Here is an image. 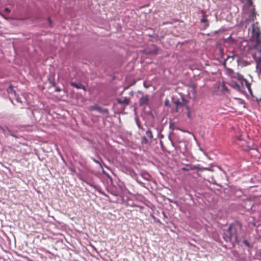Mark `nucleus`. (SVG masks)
<instances>
[{"label": "nucleus", "mask_w": 261, "mask_h": 261, "mask_svg": "<svg viewBox=\"0 0 261 261\" xmlns=\"http://www.w3.org/2000/svg\"><path fill=\"white\" fill-rule=\"evenodd\" d=\"M141 177L146 180L149 181L151 178V175L145 171H141L140 172Z\"/></svg>", "instance_id": "4468645a"}, {"label": "nucleus", "mask_w": 261, "mask_h": 261, "mask_svg": "<svg viewBox=\"0 0 261 261\" xmlns=\"http://www.w3.org/2000/svg\"><path fill=\"white\" fill-rule=\"evenodd\" d=\"M136 124L138 126V127L140 128V129H142L143 130H144V129L142 127L141 125V122H140V121L138 120V119H136Z\"/></svg>", "instance_id": "a878e982"}, {"label": "nucleus", "mask_w": 261, "mask_h": 261, "mask_svg": "<svg viewBox=\"0 0 261 261\" xmlns=\"http://www.w3.org/2000/svg\"><path fill=\"white\" fill-rule=\"evenodd\" d=\"M159 48L155 44H152L147 49L146 54L148 55H156L158 54Z\"/></svg>", "instance_id": "0eeeda50"}, {"label": "nucleus", "mask_w": 261, "mask_h": 261, "mask_svg": "<svg viewBox=\"0 0 261 261\" xmlns=\"http://www.w3.org/2000/svg\"><path fill=\"white\" fill-rule=\"evenodd\" d=\"M116 101L119 104H123L125 106L128 105L130 102L129 99L127 98L126 97H125L123 100L121 99L120 98H116Z\"/></svg>", "instance_id": "f8f14e48"}, {"label": "nucleus", "mask_w": 261, "mask_h": 261, "mask_svg": "<svg viewBox=\"0 0 261 261\" xmlns=\"http://www.w3.org/2000/svg\"><path fill=\"white\" fill-rule=\"evenodd\" d=\"M90 159L92 160H93L95 163L98 164L99 165L100 168L102 169V166L101 164V161H102V160L101 159L99 158V159H96L93 157H91Z\"/></svg>", "instance_id": "f3484780"}, {"label": "nucleus", "mask_w": 261, "mask_h": 261, "mask_svg": "<svg viewBox=\"0 0 261 261\" xmlns=\"http://www.w3.org/2000/svg\"><path fill=\"white\" fill-rule=\"evenodd\" d=\"M149 103V98L148 95L142 94V96L139 99V104L140 106H147Z\"/></svg>", "instance_id": "6e6552de"}, {"label": "nucleus", "mask_w": 261, "mask_h": 261, "mask_svg": "<svg viewBox=\"0 0 261 261\" xmlns=\"http://www.w3.org/2000/svg\"><path fill=\"white\" fill-rule=\"evenodd\" d=\"M172 102L176 106L182 108V111H184L185 109L187 110V117L189 118H191L192 111L190 110V106L188 105V101L185 98L182 96H181L180 99L173 97L172 98Z\"/></svg>", "instance_id": "7ed1b4c3"}, {"label": "nucleus", "mask_w": 261, "mask_h": 261, "mask_svg": "<svg viewBox=\"0 0 261 261\" xmlns=\"http://www.w3.org/2000/svg\"><path fill=\"white\" fill-rule=\"evenodd\" d=\"M12 132L13 131L11 130L8 127H7V129H6V133L4 135L6 137H8L9 136L11 135Z\"/></svg>", "instance_id": "412c9836"}, {"label": "nucleus", "mask_w": 261, "mask_h": 261, "mask_svg": "<svg viewBox=\"0 0 261 261\" xmlns=\"http://www.w3.org/2000/svg\"><path fill=\"white\" fill-rule=\"evenodd\" d=\"M7 91L9 93H14L16 95L15 91L13 90V87L11 85H10L9 88L7 89Z\"/></svg>", "instance_id": "4be33fe9"}, {"label": "nucleus", "mask_w": 261, "mask_h": 261, "mask_svg": "<svg viewBox=\"0 0 261 261\" xmlns=\"http://www.w3.org/2000/svg\"><path fill=\"white\" fill-rule=\"evenodd\" d=\"M252 38L255 41L254 49L255 51L252 54L253 59L255 60L257 66L259 68L261 73V33L258 27L252 26Z\"/></svg>", "instance_id": "f257e3e1"}, {"label": "nucleus", "mask_w": 261, "mask_h": 261, "mask_svg": "<svg viewBox=\"0 0 261 261\" xmlns=\"http://www.w3.org/2000/svg\"><path fill=\"white\" fill-rule=\"evenodd\" d=\"M243 242L245 246L249 247V243H248L247 240H244Z\"/></svg>", "instance_id": "c756f323"}, {"label": "nucleus", "mask_w": 261, "mask_h": 261, "mask_svg": "<svg viewBox=\"0 0 261 261\" xmlns=\"http://www.w3.org/2000/svg\"><path fill=\"white\" fill-rule=\"evenodd\" d=\"M50 83L51 84H52V85H53V86H55V82H50Z\"/></svg>", "instance_id": "79ce46f5"}, {"label": "nucleus", "mask_w": 261, "mask_h": 261, "mask_svg": "<svg viewBox=\"0 0 261 261\" xmlns=\"http://www.w3.org/2000/svg\"><path fill=\"white\" fill-rule=\"evenodd\" d=\"M260 101H261V98L260 99Z\"/></svg>", "instance_id": "a18cd8bd"}, {"label": "nucleus", "mask_w": 261, "mask_h": 261, "mask_svg": "<svg viewBox=\"0 0 261 261\" xmlns=\"http://www.w3.org/2000/svg\"><path fill=\"white\" fill-rule=\"evenodd\" d=\"M70 85L73 87L76 88V89H83L85 91H86L85 87L84 85H83L81 83H77L74 82H71Z\"/></svg>", "instance_id": "ddd939ff"}, {"label": "nucleus", "mask_w": 261, "mask_h": 261, "mask_svg": "<svg viewBox=\"0 0 261 261\" xmlns=\"http://www.w3.org/2000/svg\"><path fill=\"white\" fill-rule=\"evenodd\" d=\"M123 171L126 174L130 175L132 178L135 179L140 185H141L142 187H144V184L139 179L137 174L135 172L134 170L130 167H124L123 168Z\"/></svg>", "instance_id": "20e7f679"}, {"label": "nucleus", "mask_w": 261, "mask_h": 261, "mask_svg": "<svg viewBox=\"0 0 261 261\" xmlns=\"http://www.w3.org/2000/svg\"><path fill=\"white\" fill-rule=\"evenodd\" d=\"M248 3H249L250 5H251L252 4V3H253V2H252V0H248Z\"/></svg>", "instance_id": "c9c22d12"}, {"label": "nucleus", "mask_w": 261, "mask_h": 261, "mask_svg": "<svg viewBox=\"0 0 261 261\" xmlns=\"http://www.w3.org/2000/svg\"><path fill=\"white\" fill-rule=\"evenodd\" d=\"M227 74L230 77L237 79L239 81H242L243 80V75L239 73L234 72L231 69L227 68L226 69Z\"/></svg>", "instance_id": "423d86ee"}, {"label": "nucleus", "mask_w": 261, "mask_h": 261, "mask_svg": "<svg viewBox=\"0 0 261 261\" xmlns=\"http://www.w3.org/2000/svg\"><path fill=\"white\" fill-rule=\"evenodd\" d=\"M141 144L142 145H147L149 144V140L146 136L141 138Z\"/></svg>", "instance_id": "6ab92c4d"}, {"label": "nucleus", "mask_w": 261, "mask_h": 261, "mask_svg": "<svg viewBox=\"0 0 261 261\" xmlns=\"http://www.w3.org/2000/svg\"><path fill=\"white\" fill-rule=\"evenodd\" d=\"M19 98L18 96H17V97H16V99L17 101H19Z\"/></svg>", "instance_id": "a19ab883"}, {"label": "nucleus", "mask_w": 261, "mask_h": 261, "mask_svg": "<svg viewBox=\"0 0 261 261\" xmlns=\"http://www.w3.org/2000/svg\"><path fill=\"white\" fill-rule=\"evenodd\" d=\"M172 21H168L164 22L163 23V24L165 25V24H172Z\"/></svg>", "instance_id": "7c9ffc66"}, {"label": "nucleus", "mask_w": 261, "mask_h": 261, "mask_svg": "<svg viewBox=\"0 0 261 261\" xmlns=\"http://www.w3.org/2000/svg\"><path fill=\"white\" fill-rule=\"evenodd\" d=\"M242 225L238 221L231 224L226 232L224 234V239L226 241H231L232 239L236 242H238V234L241 232Z\"/></svg>", "instance_id": "f03ea898"}, {"label": "nucleus", "mask_w": 261, "mask_h": 261, "mask_svg": "<svg viewBox=\"0 0 261 261\" xmlns=\"http://www.w3.org/2000/svg\"><path fill=\"white\" fill-rule=\"evenodd\" d=\"M10 136L14 137L15 138H18V137L16 136V135L15 134V133L14 132H12V133L11 134Z\"/></svg>", "instance_id": "2f4dec72"}, {"label": "nucleus", "mask_w": 261, "mask_h": 261, "mask_svg": "<svg viewBox=\"0 0 261 261\" xmlns=\"http://www.w3.org/2000/svg\"><path fill=\"white\" fill-rule=\"evenodd\" d=\"M89 110L91 111L94 110L97 111L101 114H106L107 117H108L109 115V110L108 109L103 108L100 107L97 103H95L93 106H90Z\"/></svg>", "instance_id": "39448f33"}, {"label": "nucleus", "mask_w": 261, "mask_h": 261, "mask_svg": "<svg viewBox=\"0 0 261 261\" xmlns=\"http://www.w3.org/2000/svg\"><path fill=\"white\" fill-rule=\"evenodd\" d=\"M146 137L149 138L151 140L153 138V135H152V132L149 129H148L147 130H146Z\"/></svg>", "instance_id": "aec40b11"}, {"label": "nucleus", "mask_w": 261, "mask_h": 261, "mask_svg": "<svg viewBox=\"0 0 261 261\" xmlns=\"http://www.w3.org/2000/svg\"><path fill=\"white\" fill-rule=\"evenodd\" d=\"M148 36H149V37H153V34H148Z\"/></svg>", "instance_id": "ea45409f"}, {"label": "nucleus", "mask_w": 261, "mask_h": 261, "mask_svg": "<svg viewBox=\"0 0 261 261\" xmlns=\"http://www.w3.org/2000/svg\"><path fill=\"white\" fill-rule=\"evenodd\" d=\"M1 15L3 18H5L6 19H7V18L4 15L2 14H1Z\"/></svg>", "instance_id": "58836bf2"}, {"label": "nucleus", "mask_w": 261, "mask_h": 261, "mask_svg": "<svg viewBox=\"0 0 261 261\" xmlns=\"http://www.w3.org/2000/svg\"><path fill=\"white\" fill-rule=\"evenodd\" d=\"M146 113L148 115L151 116L152 118H153L154 117L153 114L152 113V112L151 111H149L148 112H147Z\"/></svg>", "instance_id": "c85d7f7f"}, {"label": "nucleus", "mask_w": 261, "mask_h": 261, "mask_svg": "<svg viewBox=\"0 0 261 261\" xmlns=\"http://www.w3.org/2000/svg\"><path fill=\"white\" fill-rule=\"evenodd\" d=\"M55 90L57 92H60L61 91V89L60 88L58 87L56 88Z\"/></svg>", "instance_id": "f704fd0d"}, {"label": "nucleus", "mask_w": 261, "mask_h": 261, "mask_svg": "<svg viewBox=\"0 0 261 261\" xmlns=\"http://www.w3.org/2000/svg\"><path fill=\"white\" fill-rule=\"evenodd\" d=\"M158 40H159V37H158V35H156L155 37L153 36V37H151V39H150L149 40V41L153 42L157 41Z\"/></svg>", "instance_id": "bb28decb"}, {"label": "nucleus", "mask_w": 261, "mask_h": 261, "mask_svg": "<svg viewBox=\"0 0 261 261\" xmlns=\"http://www.w3.org/2000/svg\"><path fill=\"white\" fill-rule=\"evenodd\" d=\"M197 155H198V160H197L198 161H200L201 160H205L207 159V154L200 147H199V151H197Z\"/></svg>", "instance_id": "1a4fd4ad"}, {"label": "nucleus", "mask_w": 261, "mask_h": 261, "mask_svg": "<svg viewBox=\"0 0 261 261\" xmlns=\"http://www.w3.org/2000/svg\"><path fill=\"white\" fill-rule=\"evenodd\" d=\"M173 125H174V123L171 122H170V125H169V128L173 129Z\"/></svg>", "instance_id": "72a5a7b5"}, {"label": "nucleus", "mask_w": 261, "mask_h": 261, "mask_svg": "<svg viewBox=\"0 0 261 261\" xmlns=\"http://www.w3.org/2000/svg\"><path fill=\"white\" fill-rule=\"evenodd\" d=\"M242 81H244L245 82L246 87L248 89V90L249 91V92L250 93H252V91H251V85H250V84L246 79H244L243 77V80Z\"/></svg>", "instance_id": "a211bd4d"}, {"label": "nucleus", "mask_w": 261, "mask_h": 261, "mask_svg": "<svg viewBox=\"0 0 261 261\" xmlns=\"http://www.w3.org/2000/svg\"><path fill=\"white\" fill-rule=\"evenodd\" d=\"M138 93H140V94H143L142 92L141 91H138Z\"/></svg>", "instance_id": "37998d69"}, {"label": "nucleus", "mask_w": 261, "mask_h": 261, "mask_svg": "<svg viewBox=\"0 0 261 261\" xmlns=\"http://www.w3.org/2000/svg\"><path fill=\"white\" fill-rule=\"evenodd\" d=\"M196 169H197V172H199L200 171L208 170V168H201L200 167V165L199 164L197 165Z\"/></svg>", "instance_id": "5701e85b"}, {"label": "nucleus", "mask_w": 261, "mask_h": 261, "mask_svg": "<svg viewBox=\"0 0 261 261\" xmlns=\"http://www.w3.org/2000/svg\"><path fill=\"white\" fill-rule=\"evenodd\" d=\"M229 85L233 89L237 90H240V87L238 84L234 82H231L229 83Z\"/></svg>", "instance_id": "dca6fc26"}, {"label": "nucleus", "mask_w": 261, "mask_h": 261, "mask_svg": "<svg viewBox=\"0 0 261 261\" xmlns=\"http://www.w3.org/2000/svg\"><path fill=\"white\" fill-rule=\"evenodd\" d=\"M47 21L48 22L49 27L50 28L53 27V22H52V21L49 17L47 18Z\"/></svg>", "instance_id": "cd10ccee"}, {"label": "nucleus", "mask_w": 261, "mask_h": 261, "mask_svg": "<svg viewBox=\"0 0 261 261\" xmlns=\"http://www.w3.org/2000/svg\"><path fill=\"white\" fill-rule=\"evenodd\" d=\"M229 59H231V60H233V58L232 57H228V58H227L226 60L225 61V62Z\"/></svg>", "instance_id": "4c0bfd02"}, {"label": "nucleus", "mask_w": 261, "mask_h": 261, "mask_svg": "<svg viewBox=\"0 0 261 261\" xmlns=\"http://www.w3.org/2000/svg\"><path fill=\"white\" fill-rule=\"evenodd\" d=\"M7 126H2L0 125V131H1L4 135L6 133V129H7Z\"/></svg>", "instance_id": "b1692460"}, {"label": "nucleus", "mask_w": 261, "mask_h": 261, "mask_svg": "<svg viewBox=\"0 0 261 261\" xmlns=\"http://www.w3.org/2000/svg\"><path fill=\"white\" fill-rule=\"evenodd\" d=\"M200 24L201 29H205L209 25V21L206 16H203L202 18L200 20Z\"/></svg>", "instance_id": "9d476101"}, {"label": "nucleus", "mask_w": 261, "mask_h": 261, "mask_svg": "<svg viewBox=\"0 0 261 261\" xmlns=\"http://www.w3.org/2000/svg\"><path fill=\"white\" fill-rule=\"evenodd\" d=\"M4 11L7 13H10V10L9 8H5V9H4Z\"/></svg>", "instance_id": "473e14b6"}, {"label": "nucleus", "mask_w": 261, "mask_h": 261, "mask_svg": "<svg viewBox=\"0 0 261 261\" xmlns=\"http://www.w3.org/2000/svg\"><path fill=\"white\" fill-rule=\"evenodd\" d=\"M182 169L184 171H188L189 170L187 167H183Z\"/></svg>", "instance_id": "e433bc0d"}, {"label": "nucleus", "mask_w": 261, "mask_h": 261, "mask_svg": "<svg viewBox=\"0 0 261 261\" xmlns=\"http://www.w3.org/2000/svg\"><path fill=\"white\" fill-rule=\"evenodd\" d=\"M170 108L171 110V112L173 113H179L180 111H182V108L178 106H176V105H174L173 103H172Z\"/></svg>", "instance_id": "2eb2a0df"}, {"label": "nucleus", "mask_w": 261, "mask_h": 261, "mask_svg": "<svg viewBox=\"0 0 261 261\" xmlns=\"http://www.w3.org/2000/svg\"><path fill=\"white\" fill-rule=\"evenodd\" d=\"M172 104L170 103L169 99H166L165 101V106L167 107L170 108Z\"/></svg>", "instance_id": "393cba45"}, {"label": "nucleus", "mask_w": 261, "mask_h": 261, "mask_svg": "<svg viewBox=\"0 0 261 261\" xmlns=\"http://www.w3.org/2000/svg\"><path fill=\"white\" fill-rule=\"evenodd\" d=\"M193 137H194V139L195 140H196V137L195 136L193 135Z\"/></svg>", "instance_id": "c03bdc74"}, {"label": "nucleus", "mask_w": 261, "mask_h": 261, "mask_svg": "<svg viewBox=\"0 0 261 261\" xmlns=\"http://www.w3.org/2000/svg\"><path fill=\"white\" fill-rule=\"evenodd\" d=\"M218 88L220 89V91L222 94H225L226 93L229 92V89L224 83L220 84L218 86Z\"/></svg>", "instance_id": "9b49d317"}]
</instances>
